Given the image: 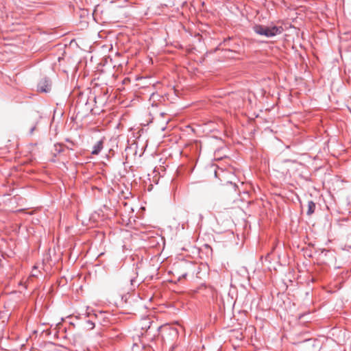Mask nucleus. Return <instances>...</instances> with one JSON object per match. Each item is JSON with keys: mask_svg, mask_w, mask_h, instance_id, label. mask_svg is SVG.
Here are the masks:
<instances>
[{"mask_svg": "<svg viewBox=\"0 0 351 351\" xmlns=\"http://www.w3.org/2000/svg\"><path fill=\"white\" fill-rule=\"evenodd\" d=\"M158 94H156V93H153L151 95L150 99H152V98H153V99H154L155 97H158Z\"/></svg>", "mask_w": 351, "mask_h": 351, "instance_id": "nucleus-12", "label": "nucleus"}, {"mask_svg": "<svg viewBox=\"0 0 351 351\" xmlns=\"http://www.w3.org/2000/svg\"><path fill=\"white\" fill-rule=\"evenodd\" d=\"M38 91L41 93H49L51 90V81L47 77H44L38 83Z\"/></svg>", "mask_w": 351, "mask_h": 351, "instance_id": "nucleus-2", "label": "nucleus"}, {"mask_svg": "<svg viewBox=\"0 0 351 351\" xmlns=\"http://www.w3.org/2000/svg\"><path fill=\"white\" fill-rule=\"evenodd\" d=\"M169 334L170 335H174V336H177L178 334V330L175 328H169Z\"/></svg>", "mask_w": 351, "mask_h": 351, "instance_id": "nucleus-8", "label": "nucleus"}, {"mask_svg": "<svg viewBox=\"0 0 351 351\" xmlns=\"http://www.w3.org/2000/svg\"><path fill=\"white\" fill-rule=\"evenodd\" d=\"M130 281L131 285L134 287V282H135V279L132 278V279H130Z\"/></svg>", "mask_w": 351, "mask_h": 351, "instance_id": "nucleus-14", "label": "nucleus"}, {"mask_svg": "<svg viewBox=\"0 0 351 351\" xmlns=\"http://www.w3.org/2000/svg\"><path fill=\"white\" fill-rule=\"evenodd\" d=\"M94 327H95V323L92 320L88 319V320L86 321V328L88 330H92L94 328Z\"/></svg>", "mask_w": 351, "mask_h": 351, "instance_id": "nucleus-7", "label": "nucleus"}, {"mask_svg": "<svg viewBox=\"0 0 351 351\" xmlns=\"http://www.w3.org/2000/svg\"><path fill=\"white\" fill-rule=\"evenodd\" d=\"M19 199V197L14 196V197H10V198L9 199V200H10V204H16V203H17V200H18Z\"/></svg>", "mask_w": 351, "mask_h": 351, "instance_id": "nucleus-9", "label": "nucleus"}, {"mask_svg": "<svg viewBox=\"0 0 351 351\" xmlns=\"http://www.w3.org/2000/svg\"><path fill=\"white\" fill-rule=\"evenodd\" d=\"M54 147H55V151L56 152H58V154H60L62 152H63L64 150V148L73 150V147H65L62 144H56L54 145Z\"/></svg>", "mask_w": 351, "mask_h": 351, "instance_id": "nucleus-6", "label": "nucleus"}, {"mask_svg": "<svg viewBox=\"0 0 351 351\" xmlns=\"http://www.w3.org/2000/svg\"><path fill=\"white\" fill-rule=\"evenodd\" d=\"M291 160H285V162H291Z\"/></svg>", "mask_w": 351, "mask_h": 351, "instance_id": "nucleus-15", "label": "nucleus"}, {"mask_svg": "<svg viewBox=\"0 0 351 351\" xmlns=\"http://www.w3.org/2000/svg\"><path fill=\"white\" fill-rule=\"evenodd\" d=\"M66 141H67V142L70 143L71 144V145H72V146H74V145H75V143H74L72 141H71L70 139H69V138H66Z\"/></svg>", "mask_w": 351, "mask_h": 351, "instance_id": "nucleus-13", "label": "nucleus"}, {"mask_svg": "<svg viewBox=\"0 0 351 351\" xmlns=\"http://www.w3.org/2000/svg\"><path fill=\"white\" fill-rule=\"evenodd\" d=\"M104 141L101 139L96 143V144L93 146L91 154L93 155H97L100 153L101 149H103Z\"/></svg>", "mask_w": 351, "mask_h": 351, "instance_id": "nucleus-4", "label": "nucleus"}, {"mask_svg": "<svg viewBox=\"0 0 351 351\" xmlns=\"http://www.w3.org/2000/svg\"><path fill=\"white\" fill-rule=\"evenodd\" d=\"M164 114H165V113H164V112H161V113H160V115H161V116H164Z\"/></svg>", "mask_w": 351, "mask_h": 351, "instance_id": "nucleus-16", "label": "nucleus"}, {"mask_svg": "<svg viewBox=\"0 0 351 351\" xmlns=\"http://www.w3.org/2000/svg\"><path fill=\"white\" fill-rule=\"evenodd\" d=\"M231 38H232L231 37H228V38H225L223 40V44L226 45L231 40Z\"/></svg>", "mask_w": 351, "mask_h": 351, "instance_id": "nucleus-10", "label": "nucleus"}, {"mask_svg": "<svg viewBox=\"0 0 351 351\" xmlns=\"http://www.w3.org/2000/svg\"><path fill=\"white\" fill-rule=\"evenodd\" d=\"M36 271H34L33 276H36Z\"/></svg>", "mask_w": 351, "mask_h": 351, "instance_id": "nucleus-20", "label": "nucleus"}, {"mask_svg": "<svg viewBox=\"0 0 351 351\" xmlns=\"http://www.w3.org/2000/svg\"><path fill=\"white\" fill-rule=\"evenodd\" d=\"M315 209V204L312 201L310 200L308 202V210L306 212L307 215H311L314 212Z\"/></svg>", "mask_w": 351, "mask_h": 351, "instance_id": "nucleus-5", "label": "nucleus"}, {"mask_svg": "<svg viewBox=\"0 0 351 351\" xmlns=\"http://www.w3.org/2000/svg\"><path fill=\"white\" fill-rule=\"evenodd\" d=\"M186 276V274H184L182 275L183 277H185Z\"/></svg>", "mask_w": 351, "mask_h": 351, "instance_id": "nucleus-17", "label": "nucleus"}, {"mask_svg": "<svg viewBox=\"0 0 351 351\" xmlns=\"http://www.w3.org/2000/svg\"><path fill=\"white\" fill-rule=\"evenodd\" d=\"M35 129H36V126H35V125H34V126H32V127L29 129V134H33V132H34V131L35 130Z\"/></svg>", "mask_w": 351, "mask_h": 351, "instance_id": "nucleus-11", "label": "nucleus"}, {"mask_svg": "<svg viewBox=\"0 0 351 351\" xmlns=\"http://www.w3.org/2000/svg\"><path fill=\"white\" fill-rule=\"evenodd\" d=\"M252 29L256 34L260 36H264L267 38H271L279 35L283 31V28L281 26L275 25L266 26L260 24L254 25L252 27Z\"/></svg>", "mask_w": 351, "mask_h": 351, "instance_id": "nucleus-1", "label": "nucleus"}, {"mask_svg": "<svg viewBox=\"0 0 351 351\" xmlns=\"http://www.w3.org/2000/svg\"><path fill=\"white\" fill-rule=\"evenodd\" d=\"M36 271H34L33 276H36Z\"/></svg>", "mask_w": 351, "mask_h": 351, "instance_id": "nucleus-19", "label": "nucleus"}, {"mask_svg": "<svg viewBox=\"0 0 351 351\" xmlns=\"http://www.w3.org/2000/svg\"><path fill=\"white\" fill-rule=\"evenodd\" d=\"M87 317H89V313H86Z\"/></svg>", "mask_w": 351, "mask_h": 351, "instance_id": "nucleus-18", "label": "nucleus"}, {"mask_svg": "<svg viewBox=\"0 0 351 351\" xmlns=\"http://www.w3.org/2000/svg\"><path fill=\"white\" fill-rule=\"evenodd\" d=\"M88 104V98L83 93L79 95L76 101V106L79 108H86V110H92L91 107L87 106Z\"/></svg>", "mask_w": 351, "mask_h": 351, "instance_id": "nucleus-3", "label": "nucleus"}]
</instances>
